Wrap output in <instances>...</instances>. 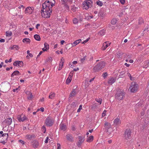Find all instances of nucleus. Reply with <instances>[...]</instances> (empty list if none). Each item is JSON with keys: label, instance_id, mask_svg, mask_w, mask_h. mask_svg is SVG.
<instances>
[{"label": "nucleus", "instance_id": "f257e3e1", "mask_svg": "<svg viewBox=\"0 0 149 149\" xmlns=\"http://www.w3.org/2000/svg\"><path fill=\"white\" fill-rule=\"evenodd\" d=\"M131 133L130 130L127 129L126 130L124 134L125 141L127 144H129L131 141Z\"/></svg>", "mask_w": 149, "mask_h": 149}, {"label": "nucleus", "instance_id": "f03ea898", "mask_svg": "<svg viewBox=\"0 0 149 149\" xmlns=\"http://www.w3.org/2000/svg\"><path fill=\"white\" fill-rule=\"evenodd\" d=\"M54 3L55 1L54 0H48L47 1V7L49 8V10H47V18L50 17V13L52 10L51 8L54 5Z\"/></svg>", "mask_w": 149, "mask_h": 149}, {"label": "nucleus", "instance_id": "7ed1b4c3", "mask_svg": "<svg viewBox=\"0 0 149 149\" xmlns=\"http://www.w3.org/2000/svg\"><path fill=\"white\" fill-rule=\"evenodd\" d=\"M10 84L8 82H6L2 84L1 89L3 92L6 93L10 90Z\"/></svg>", "mask_w": 149, "mask_h": 149}, {"label": "nucleus", "instance_id": "20e7f679", "mask_svg": "<svg viewBox=\"0 0 149 149\" xmlns=\"http://www.w3.org/2000/svg\"><path fill=\"white\" fill-rule=\"evenodd\" d=\"M116 98L119 100H123L125 96V93L123 90H120L117 91L115 95Z\"/></svg>", "mask_w": 149, "mask_h": 149}, {"label": "nucleus", "instance_id": "39448f33", "mask_svg": "<svg viewBox=\"0 0 149 149\" xmlns=\"http://www.w3.org/2000/svg\"><path fill=\"white\" fill-rule=\"evenodd\" d=\"M92 2L91 0H86L83 2L82 8L83 9H88L89 8L91 7Z\"/></svg>", "mask_w": 149, "mask_h": 149}, {"label": "nucleus", "instance_id": "423d86ee", "mask_svg": "<svg viewBox=\"0 0 149 149\" xmlns=\"http://www.w3.org/2000/svg\"><path fill=\"white\" fill-rule=\"evenodd\" d=\"M47 4L46 1L42 4V9L41 10V15L42 17L47 18Z\"/></svg>", "mask_w": 149, "mask_h": 149}, {"label": "nucleus", "instance_id": "0eeeda50", "mask_svg": "<svg viewBox=\"0 0 149 149\" xmlns=\"http://www.w3.org/2000/svg\"><path fill=\"white\" fill-rule=\"evenodd\" d=\"M129 89L131 92H136L138 89V85L135 82H132L129 88Z\"/></svg>", "mask_w": 149, "mask_h": 149}, {"label": "nucleus", "instance_id": "6e6552de", "mask_svg": "<svg viewBox=\"0 0 149 149\" xmlns=\"http://www.w3.org/2000/svg\"><path fill=\"white\" fill-rule=\"evenodd\" d=\"M17 118L19 122H23L25 120H28L26 116L23 114L17 115Z\"/></svg>", "mask_w": 149, "mask_h": 149}, {"label": "nucleus", "instance_id": "1a4fd4ad", "mask_svg": "<svg viewBox=\"0 0 149 149\" xmlns=\"http://www.w3.org/2000/svg\"><path fill=\"white\" fill-rule=\"evenodd\" d=\"M105 65V63H102L101 66L100 67H99L98 66L96 65L94 67L93 69V71L95 72H98L103 68Z\"/></svg>", "mask_w": 149, "mask_h": 149}, {"label": "nucleus", "instance_id": "9d476101", "mask_svg": "<svg viewBox=\"0 0 149 149\" xmlns=\"http://www.w3.org/2000/svg\"><path fill=\"white\" fill-rule=\"evenodd\" d=\"M33 7H28L26 8L25 13L26 14H30L33 12Z\"/></svg>", "mask_w": 149, "mask_h": 149}, {"label": "nucleus", "instance_id": "9b49d317", "mask_svg": "<svg viewBox=\"0 0 149 149\" xmlns=\"http://www.w3.org/2000/svg\"><path fill=\"white\" fill-rule=\"evenodd\" d=\"M78 137V141L77 145L79 147H80L84 141V137L81 136H79Z\"/></svg>", "mask_w": 149, "mask_h": 149}, {"label": "nucleus", "instance_id": "f8f14e48", "mask_svg": "<svg viewBox=\"0 0 149 149\" xmlns=\"http://www.w3.org/2000/svg\"><path fill=\"white\" fill-rule=\"evenodd\" d=\"M73 73V71H72L70 72V74L66 81V84H68L71 82L72 79V77Z\"/></svg>", "mask_w": 149, "mask_h": 149}, {"label": "nucleus", "instance_id": "ddd939ff", "mask_svg": "<svg viewBox=\"0 0 149 149\" xmlns=\"http://www.w3.org/2000/svg\"><path fill=\"white\" fill-rule=\"evenodd\" d=\"M14 66L17 67H22L23 66V63L22 61H17L13 63Z\"/></svg>", "mask_w": 149, "mask_h": 149}, {"label": "nucleus", "instance_id": "4468645a", "mask_svg": "<svg viewBox=\"0 0 149 149\" xmlns=\"http://www.w3.org/2000/svg\"><path fill=\"white\" fill-rule=\"evenodd\" d=\"M54 120L51 118H47V127L52 126L54 123Z\"/></svg>", "mask_w": 149, "mask_h": 149}, {"label": "nucleus", "instance_id": "2eb2a0df", "mask_svg": "<svg viewBox=\"0 0 149 149\" xmlns=\"http://www.w3.org/2000/svg\"><path fill=\"white\" fill-rule=\"evenodd\" d=\"M110 45V42H104L103 44V46L102 47V49L104 50H105Z\"/></svg>", "mask_w": 149, "mask_h": 149}, {"label": "nucleus", "instance_id": "dca6fc26", "mask_svg": "<svg viewBox=\"0 0 149 149\" xmlns=\"http://www.w3.org/2000/svg\"><path fill=\"white\" fill-rule=\"evenodd\" d=\"M35 137V136L34 134H28L25 136L26 139L28 140H31L34 139Z\"/></svg>", "mask_w": 149, "mask_h": 149}, {"label": "nucleus", "instance_id": "f3484780", "mask_svg": "<svg viewBox=\"0 0 149 149\" xmlns=\"http://www.w3.org/2000/svg\"><path fill=\"white\" fill-rule=\"evenodd\" d=\"M113 124L116 126L120 124V120L118 118H116L113 121Z\"/></svg>", "mask_w": 149, "mask_h": 149}, {"label": "nucleus", "instance_id": "a211bd4d", "mask_svg": "<svg viewBox=\"0 0 149 149\" xmlns=\"http://www.w3.org/2000/svg\"><path fill=\"white\" fill-rule=\"evenodd\" d=\"M64 61V59L63 58H62L61 59L60 62L59 64V67L58 68V70H60L62 69L63 66V65Z\"/></svg>", "mask_w": 149, "mask_h": 149}, {"label": "nucleus", "instance_id": "6ab92c4d", "mask_svg": "<svg viewBox=\"0 0 149 149\" xmlns=\"http://www.w3.org/2000/svg\"><path fill=\"white\" fill-rule=\"evenodd\" d=\"M116 80V79L115 78L113 77L110 78L108 79V83L109 85H111L115 82Z\"/></svg>", "mask_w": 149, "mask_h": 149}, {"label": "nucleus", "instance_id": "aec40b11", "mask_svg": "<svg viewBox=\"0 0 149 149\" xmlns=\"http://www.w3.org/2000/svg\"><path fill=\"white\" fill-rule=\"evenodd\" d=\"M9 49L11 50H18L19 49V47L18 45H14L10 47Z\"/></svg>", "mask_w": 149, "mask_h": 149}, {"label": "nucleus", "instance_id": "412c9836", "mask_svg": "<svg viewBox=\"0 0 149 149\" xmlns=\"http://www.w3.org/2000/svg\"><path fill=\"white\" fill-rule=\"evenodd\" d=\"M38 141L36 140L33 141L32 142L33 146L34 148H37L38 146Z\"/></svg>", "mask_w": 149, "mask_h": 149}, {"label": "nucleus", "instance_id": "4be33fe9", "mask_svg": "<svg viewBox=\"0 0 149 149\" xmlns=\"http://www.w3.org/2000/svg\"><path fill=\"white\" fill-rule=\"evenodd\" d=\"M105 130L112 128L111 124L108 122H106L104 124Z\"/></svg>", "mask_w": 149, "mask_h": 149}, {"label": "nucleus", "instance_id": "5701e85b", "mask_svg": "<svg viewBox=\"0 0 149 149\" xmlns=\"http://www.w3.org/2000/svg\"><path fill=\"white\" fill-rule=\"evenodd\" d=\"M81 39H79L74 41L73 43H71L72 47H73L77 45L81 42Z\"/></svg>", "mask_w": 149, "mask_h": 149}, {"label": "nucleus", "instance_id": "b1692460", "mask_svg": "<svg viewBox=\"0 0 149 149\" xmlns=\"http://www.w3.org/2000/svg\"><path fill=\"white\" fill-rule=\"evenodd\" d=\"M82 18H80L79 19V20L77 18H75L73 19V23L74 24H77L79 21H80V22L82 21Z\"/></svg>", "mask_w": 149, "mask_h": 149}, {"label": "nucleus", "instance_id": "393cba45", "mask_svg": "<svg viewBox=\"0 0 149 149\" xmlns=\"http://www.w3.org/2000/svg\"><path fill=\"white\" fill-rule=\"evenodd\" d=\"M142 66L143 67L145 68H147L149 66V63L148 61V60L145 61L143 62Z\"/></svg>", "mask_w": 149, "mask_h": 149}, {"label": "nucleus", "instance_id": "a878e982", "mask_svg": "<svg viewBox=\"0 0 149 149\" xmlns=\"http://www.w3.org/2000/svg\"><path fill=\"white\" fill-rule=\"evenodd\" d=\"M114 130L113 129V128L112 127L105 130L108 134H110L114 131Z\"/></svg>", "mask_w": 149, "mask_h": 149}, {"label": "nucleus", "instance_id": "bb28decb", "mask_svg": "<svg viewBox=\"0 0 149 149\" xmlns=\"http://www.w3.org/2000/svg\"><path fill=\"white\" fill-rule=\"evenodd\" d=\"M20 75V73L19 71L16 70L11 75V77H13L15 75Z\"/></svg>", "mask_w": 149, "mask_h": 149}, {"label": "nucleus", "instance_id": "cd10ccee", "mask_svg": "<svg viewBox=\"0 0 149 149\" xmlns=\"http://www.w3.org/2000/svg\"><path fill=\"white\" fill-rule=\"evenodd\" d=\"M66 138L69 141H73V137L72 135L70 134H68L66 135Z\"/></svg>", "mask_w": 149, "mask_h": 149}, {"label": "nucleus", "instance_id": "c85d7f7f", "mask_svg": "<svg viewBox=\"0 0 149 149\" xmlns=\"http://www.w3.org/2000/svg\"><path fill=\"white\" fill-rule=\"evenodd\" d=\"M93 15H91L88 14H85V18L88 20L93 18Z\"/></svg>", "mask_w": 149, "mask_h": 149}, {"label": "nucleus", "instance_id": "c756f323", "mask_svg": "<svg viewBox=\"0 0 149 149\" xmlns=\"http://www.w3.org/2000/svg\"><path fill=\"white\" fill-rule=\"evenodd\" d=\"M22 42L24 43H29L31 42V40L28 38H25L23 39Z\"/></svg>", "mask_w": 149, "mask_h": 149}, {"label": "nucleus", "instance_id": "7c9ffc66", "mask_svg": "<svg viewBox=\"0 0 149 149\" xmlns=\"http://www.w3.org/2000/svg\"><path fill=\"white\" fill-rule=\"evenodd\" d=\"M93 136H91L87 138L86 141L87 142H91L93 141Z\"/></svg>", "mask_w": 149, "mask_h": 149}, {"label": "nucleus", "instance_id": "2f4dec72", "mask_svg": "<svg viewBox=\"0 0 149 149\" xmlns=\"http://www.w3.org/2000/svg\"><path fill=\"white\" fill-rule=\"evenodd\" d=\"M6 122L8 125H10L12 123V119L11 118H8L6 119Z\"/></svg>", "mask_w": 149, "mask_h": 149}, {"label": "nucleus", "instance_id": "473e14b6", "mask_svg": "<svg viewBox=\"0 0 149 149\" xmlns=\"http://www.w3.org/2000/svg\"><path fill=\"white\" fill-rule=\"evenodd\" d=\"M34 37L35 40H37L39 41L40 40V37L39 35L37 34H36L34 35Z\"/></svg>", "mask_w": 149, "mask_h": 149}, {"label": "nucleus", "instance_id": "72a5a7b5", "mask_svg": "<svg viewBox=\"0 0 149 149\" xmlns=\"http://www.w3.org/2000/svg\"><path fill=\"white\" fill-rule=\"evenodd\" d=\"M55 94L54 93L52 92L50 93V94L49 96V98L52 99H53L54 97Z\"/></svg>", "mask_w": 149, "mask_h": 149}, {"label": "nucleus", "instance_id": "f704fd0d", "mask_svg": "<svg viewBox=\"0 0 149 149\" xmlns=\"http://www.w3.org/2000/svg\"><path fill=\"white\" fill-rule=\"evenodd\" d=\"M61 129L63 130H65L66 128V126L63 124H61L60 125Z\"/></svg>", "mask_w": 149, "mask_h": 149}, {"label": "nucleus", "instance_id": "c9c22d12", "mask_svg": "<svg viewBox=\"0 0 149 149\" xmlns=\"http://www.w3.org/2000/svg\"><path fill=\"white\" fill-rule=\"evenodd\" d=\"M12 35V33L11 31H8L6 32V35L7 37H10Z\"/></svg>", "mask_w": 149, "mask_h": 149}, {"label": "nucleus", "instance_id": "e433bc0d", "mask_svg": "<svg viewBox=\"0 0 149 149\" xmlns=\"http://www.w3.org/2000/svg\"><path fill=\"white\" fill-rule=\"evenodd\" d=\"M76 94V91L75 89H74L72 92L70 94V96L72 97L74 96Z\"/></svg>", "mask_w": 149, "mask_h": 149}, {"label": "nucleus", "instance_id": "4c0bfd02", "mask_svg": "<svg viewBox=\"0 0 149 149\" xmlns=\"http://www.w3.org/2000/svg\"><path fill=\"white\" fill-rule=\"evenodd\" d=\"M96 4L99 6H101L102 5L103 3L102 2L100 1L99 0H98L96 2Z\"/></svg>", "mask_w": 149, "mask_h": 149}, {"label": "nucleus", "instance_id": "58836bf2", "mask_svg": "<svg viewBox=\"0 0 149 149\" xmlns=\"http://www.w3.org/2000/svg\"><path fill=\"white\" fill-rule=\"evenodd\" d=\"M117 21L116 19L114 18L113 19L111 22V24L113 25L115 24L116 23Z\"/></svg>", "mask_w": 149, "mask_h": 149}, {"label": "nucleus", "instance_id": "ea45409f", "mask_svg": "<svg viewBox=\"0 0 149 149\" xmlns=\"http://www.w3.org/2000/svg\"><path fill=\"white\" fill-rule=\"evenodd\" d=\"M95 100L98 102L100 103V104H101L102 103V99L101 98H96L95 99Z\"/></svg>", "mask_w": 149, "mask_h": 149}, {"label": "nucleus", "instance_id": "a19ab883", "mask_svg": "<svg viewBox=\"0 0 149 149\" xmlns=\"http://www.w3.org/2000/svg\"><path fill=\"white\" fill-rule=\"evenodd\" d=\"M105 31L104 30H102L100 31L99 32V34L101 35H103Z\"/></svg>", "mask_w": 149, "mask_h": 149}, {"label": "nucleus", "instance_id": "79ce46f5", "mask_svg": "<svg viewBox=\"0 0 149 149\" xmlns=\"http://www.w3.org/2000/svg\"><path fill=\"white\" fill-rule=\"evenodd\" d=\"M33 95H32V94L27 96V99L29 100H32L33 99Z\"/></svg>", "mask_w": 149, "mask_h": 149}, {"label": "nucleus", "instance_id": "37998d69", "mask_svg": "<svg viewBox=\"0 0 149 149\" xmlns=\"http://www.w3.org/2000/svg\"><path fill=\"white\" fill-rule=\"evenodd\" d=\"M24 92L27 95V96L32 94L29 91H24Z\"/></svg>", "mask_w": 149, "mask_h": 149}, {"label": "nucleus", "instance_id": "c03bdc74", "mask_svg": "<svg viewBox=\"0 0 149 149\" xmlns=\"http://www.w3.org/2000/svg\"><path fill=\"white\" fill-rule=\"evenodd\" d=\"M82 109V106L81 105H80L79 107V109H78L77 110V112H80L81 110Z\"/></svg>", "mask_w": 149, "mask_h": 149}, {"label": "nucleus", "instance_id": "a18cd8bd", "mask_svg": "<svg viewBox=\"0 0 149 149\" xmlns=\"http://www.w3.org/2000/svg\"><path fill=\"white\" fill-rule=\"evenodd\" d=\"M41 130L44 133H45L46 131L45 127L43 126L41 129Z\"/></svg>", "mask_w": 149, "mask_h": 149}, {"label": "nucleus", "instance_id": "49530a36", "mask_svg": "<svg viewBox=\"0 0 149 149\" xmlns=\"http://www.w3.org/2000/svg\"><path fill=\"white\" fill-rule=\"evenodd\" d=\"M106 110H104L102 114V116L103 117L106 116Z\"/></svg>", "mask_w": 149, "mask_h": 149}, {"label": "nucleus", "instance_id": "de8ad7c7", "mask_svg": "<svg viewBox=\"0 0 149 149\" xmlns=\"http://www.w3.org/2000/svg\"><path fill=\"white\" fill-rule=\"evenodd\" d=\"M107 76V72H105L103 74L102 76L104 79L106 78Z\"/></svg>", "mask_w": 149, "mask_h": 149}, {"label": "nucleus", "instance_id": "09e8293b", "mask_svg": "<svg viewBox=\"0 0 149 149\" xmlns=\"http://www.w3.org/2000/svg\"><path fill=\"white\" fill-rule=\"evenodd\" d=\"M102 63H105L103 61H101L98 64H97V66H98L99 67H100V66H101Z\"/></svg>", "mask_w": 149, "mask_h": 149}, {"label": "nucleus", "instance_id": "8fccbe9b", "mask_svg": "<svg viewBox=\"0 0 149 149\" xmlns=\"http://www.w3.org/2000/svg\"><path fill=\"white\" fill-rule=\"evenodd\" d=\"M128 74V75L129 76V77H130V79H131V80H133V78H132V77L130 74V73H128L127 74Z\"/></svg>", "mask_w": 149, "mask_h": 149}, {"label": "nucleus", "instance_id": "3c124183", "mask_svg": "<svg viewBox=\"0 0 149 149\" xmlns=\"http://www.w3.org/2000/svg\"><path fill=\"white\" fill-rule=\"evenodd\" d=\"M29 56H26V58H29V56H30L31 57H33V54H32L31 53H30V54H29Z\"/></svg>", "mask_w": 149, "mask_h": 149}, {"label": "nucleus", "instance_id": "603ef678", "mask_svg": "<svg viewBox=\"0 0 149 149\" xmlns=\"http://www.w3.org/2000/svg\"><path fill=\"white\" fill-rule=\"evenodd\" d=\"M121 4H123L125 3V0H119Z\"/></svg>", "mask_w": 149, "mask_h": 149}, {"label": "nucleus", "instance_id": "864d4df0", "mask_svg": "<svg viewBox=\"0 0 149 149\" xmlns=\"http://www.w3.org/2000/svg\"><path fill=\"white\" fill-rule=\"evenodd\" d=\"M57 149H61V145L59 143L57 144Z\"/></svg>", "mask_w": 149, "mask_h": 149}, {"label": "nucleus", "instance_id": "5fc2aeb1", "mask_svg": "<svg viewBox=\"0 0 149 149\" xmlns=\"http://www.w3.org/2000/svg\"><path fill=\"white\" fill-rule=\"evenodd\" d=\"M52 58L51 57H49L48 58V61L49 62H51V61H52Z\"/></svg>", "mask_w": 149, "mask_h": 149}, {"label": "nucleus", "instance_id": "6e6d98bb", "mask_svg": "<svg viewBox=\"0 0 149 149\" xmlns=\"http://www.w3.org/2000/svg\"><path fill=\"white\" fill-rule=\"evenodd\" d=\"M19 142L21 143L23 145L24 144V142L21 140H20L19 141Z\"/></svg>", "mask_w": 149, "mask_h": 149}, {"label": "nucleus", "instance_id": "4d7b16f0", "mask_svg": "<svg viewBox=\"0 0 149 149\" xmlns=\"http://www.w3.org/2000/svg\"><path fill=\"white\" fill-rule=\"evenodd\" d=\"M65 7L66 8V10H69V6L68 5H66Z\"/></svg>", "mask_w": 149, "mask_h": 149}, {"label": "nucleus", "instance_id": "13d9d810", "mask_svg": "<svg viewBox=\"0 0 149 149\" xmlns=\"http://www.w3.org/2000/svg\"><path fill=\"white\" fill-rule=\"evenodd\" d=\"M0 42H5V40L3 39H0Z\"/></svg>", "mask_w": 149, "mask_h": 149}, {"label": "nucleus", "instance_id": "bf43d9fd", "mask_svg": "<svg viewBox=\"0 0 149 149\" xmlns=\"http://www.w3.org/2000/svg\"><path fill=\"white\" fill-rule=\"evenodd\" d=\"M88 41V39H86L85 41H84L82 43V44H84L85 43L87 42Z\"/></svg>", "mask_w": 149, "mask_h": 149}, {"label": "nucleus", "instance_id": "052dcab7", "mask_svg": "<svg viewBox=\"0 0 149 149\" xmlns=\"http://www.w3.org/2000/svg\"><path fill=\"white\" fill-rule=\"evenodd\" d=\"M3 64V62H1V63L0 64V68H1L2 67V65Z\"/></svg>", "mask_w": 149, "mask_h": 149}, {"label": "nucleus", "instance_id": "680f3d73", "mask_svg": "<svg viewBox=\"0 0 149 149\" xmlns=\"http://www.w3.org/2000/svg\"><path fill=\"white\" fill-rule=\"evenodd\" d=\"M44 108L41 107L40 108V110L42 112H43L44 111Z\"/></svg>", "mask_w": 149, "mask_h": 149}, {"label": "nucleus", "instance_id": "e2e57ef3", "mask_svg": "<svg viewBox=\"0 0 149 149\" xmlns=\"http://www.w3.org/2000/svg\"><path fill=\"white\" fill-rule=\"evenodd\" d=\"M79 70V69L78 68H74L73 70L75 71H77Z\"/></svg>", "mask_w": 149, "mask_h": 149}, {"label": "nucleus", "instance_id": "0e129e2a", "mask_svg": "<svg viewBox=\"0 0 149 149\" xmlns=\"http://www.w3.org/2000/svg\"><path fill=\"white\" fill-rule=\"evenodd\" d=\"M6 134H7V135H8V134H6V133H5L3 134L2 135V136L3 137H4V136H5Z\"/></svg>", "mask_w": 149, "mask_h": 149}, {"label": "nucleus", "instance_id": "69168bd1", "mask_svg": "<svg viewBox=\"0 0 149 149\" xmlns=\"http://www.w3.org/2000/svg\"><path fill=\"white\" fill-rule=\"evenodd\" d=\"M125 65L127 66V67H129L130 66V65L127 64V63H125L124 64Z\"/></svg>", "mask_w": 149, "mask_h": 149}, {"label": "nucleus", "instance_id": "338daca9", "mask_svg": "<svg viewBox=\"0 0 149 149\" xmlns=\"http://www.w3.org/2000/svg\"><path fill=\"white\" fill-rule=\"evenodd\" d=\"M18 89V88H16L15 89H14L13 90V92H15L16 91H17Z\"/></svg>", "mask_w": 149, "mask_h": 149}, {"label": "nucleus", "instance_id": "774afa93", "mask_svg": "<svg viewBox=\"0 0 149 149\" xmlns=\"http://www.w3.org/2000/svg\"><path fill=\"white\" fill-rule=\"evenodd\" d=\"M65 42V41L62 40L61 41V45H63L64 43Z\"/></svg>", "mask_w": 149, "mask_h": 149}]
</instances>
